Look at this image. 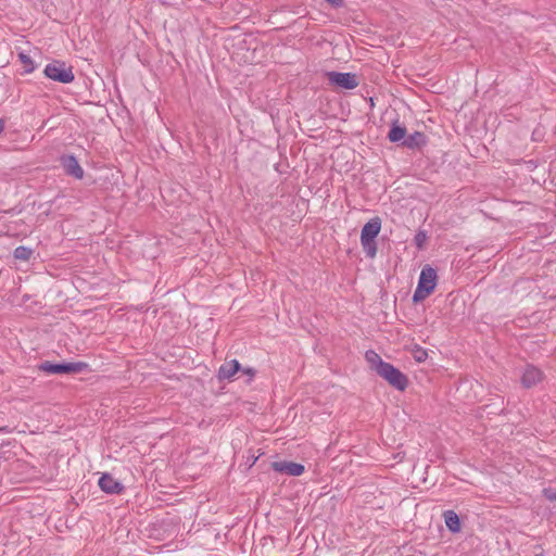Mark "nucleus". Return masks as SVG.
<instances>
[{"label":"nucleus","instance_id":"nucleus-25","mask_svg":"<svg viewBox=\"0 0 556 556\" xmlns=\"http://www.w3.org/2000/svg\"><path fill=\"white\" fill-rule=\"evenodd\" d=\"M8 428L7 427H0V432H7Z\"/></svg>","mask_w":556,"mask_h":556},{"label":"nucleus","instance_id":"nucleus-10","mask_svg":"<svg viewBox=\"0 0 556 556\" xmlns=\"http://www.w3.org/2000/svg\"><path fill=\"white\" fill-rule=\"evenodd\" d=\"M542 378L543 374L538 367L527 365L521 376V383L526 388H531L539 383Z\"/></svg>","mask_w":556,"mask_h":556},{"label":"nucleus","instance_id":"nucleus-17","mask_svg":"<svg viewBox=\"0 0 556 556\" xmlns=\"http://www.w3.org/2000/svg\"><path fill=\"white\" fill-rule=\"evenodd\" d=\"M361 244L363 247V250H364L366 256H368L370 258L376 256V254H377V244H376L375 240L368 241V242H366L365 240H361Z\"/></svg>","mask_w":556,"mask_h":556},{"label":"nucleus","instance_id":"nucleus-11","mask_svg":"<svg viewBox=\"0 0 556 556\" xmlns=\"http://www.w3.org/2000/svg\"><path fill=\"white\" fill-rule=\"evenodd\" d=\"M241 370V365L237 359L225 362L217 371V378L219 380H226L232 378L238 371Z\"/></svg>","mask_w":556,"mask_h":556},{"label":"nucleus","instance_id":"nucleus-9","mask_svg":"<svg viewBox=\"0 0 556 556\" xmlns=\"http://www.w3.org/2000/svg\"><path fill=\"white\" fill-rule=\"evenodd\" d=\"M380 230L381 219L379 217H374L363 226L361 231V240H365L366 242L372 241L379 235Z\"/></svg>","mask_w":556,"mask_h":556},{"label":"nucleus","instance_id":"nucleus-7","mask_svg":"<svg viewBox=\"0 0 556 556\" xmlns=\"http://www.w3.org/2000/svg\"><path fill=\"white\" fill-rule=\"evenodd\" d=\"M271 468L276 472L286 473L291 477H299L305 471V467L302 464L287 460L274 462L271 463Z\"/></svg>","mask_w":556,"mask_h":556},{"label":"nucleus","instance_id":"nucleus-8","mask_svg":"<svg viewBox=\"0 0 556 556\" xmlns=\"http://www.w3.org/2000/svg\"><path fill=\"white\" fill-rule=\"evenodd\" d=\"M98 484L100 489L108 494H121L124 491V485L110 473H103Z\"/></svg>","mask_w":556,"mask_h":556},{"label":"nucleus","instance_id":"nucleus-23","mask_svg":"<svg viewBox=\"0 0 556 556\" xmlns=\"http://www.w3.org/2000/svg\"><path fill=\"white\" fill-rule=\"evenodd\" d=\"M327 2H329L330 4H332L333 7L336 8H339L343 4V0H326Z\"/></svg>","mask_w":556,"mask_h":556},{"label":"nucleus","instance_id":"nucleus-6","mask_svg":"<svg viewBox=\"0 0 556 556\" xmlns=\"http://www.w3.org/2000/svg\"><path fill=\"white\" fill-rule=\"evenodd\" d=\"M60 162L66 175L72 176L76 179L84 178L85 172L83 167L79 165L78 160L75 155H62L60 157Z\"/></svg>","mask_w":556,"mask_h":556},{"label":"nucleus","instance_id":"nucleus-19","mask_svg":"<svg viewBox=\"0 0 556 556\" xmlns=\"http://www.w3.org/2000/svg\"><path fill=\"white\" fill-rule=\"evenodd\" d=\"M413 357L414 359L417 362V363H422L427 359L428 357V352L426 349L421 348V346H415V349L413 350Z\"/></svg>","mask_w":556,"mask_h":556},{"label":"nucleus","instance_id":"nucleus-24","mask_svg":"<svg viewBox=\"0 0 556 556\" xmlns=\"http://www.w3.org/2000/svg\"><path fill=\"white\" fill-rule=\"evenodd\" d=\"M5 126V122L3 118H0V135L3 132Z\"/></svg>","mask_w":556,"mask_h":556},{"label":"nucleus","instance_id":"nucleus-20","mask_svg":"<svg viewBox=\"0 0 556 556\" xmlns=\"http://www.w3.org/2000/svg\"><path fill=\"white\" fill-rule=\"evenodd\" d=\"M427 239V235L425 231H418L416 235H415V238H414V241H415V244L418 249H422L424 247V243Z\"/></svg>","mask_w":556,"mask_h":556},{"label":"nucleus","instance_id":"nucleus-16","mask_svg":"<svg viewBox=\"0 0 556 556\" xmlns=\"http://www.w3.org/2000/svg\"><path fill=\"white\" fill-rule=\"evenodd\" d=\"M13 255L16 260L28 261L33 255V250L30 248L20 245L14 250Z\"/></svg>","mask_w":556,"mask_h":556},{"label":"nucleus","instance_id":"nucleus-13","mask_svg":"<svg viewBox=\"0 0 556 556\" xmlns=\"http://www.w3.org/2000/svg\"><path fill=\"white\" fill-rule=\"evenodd\" d=\"M406 127L401 125L399 121H394L389 130L388 139L391 142H403L404 139L406 138Z\"/></svg>","mask_w":556,"mask_h":556},{"label":"nucleus","instance_id":"nucleus-5","mask_svg":"<svg viewBox=\"0 0 556 556\" xmlns=\"http://www.w3.org/2000/svg\"><path fill=\"white\" fill-rule=\"evenodd\" d=\"M327 78L330 85L342 89H354L358 86L357 75L354 73L328 72Z\"/></svg>","mask_w":556,"mask_h":556},{"label":"nucleus","instance_id":"nucleus-4","mask_svg":"<svg viewBox=\"0 0 556 556\" xmlns=\"http://www.w3.org/2000/svg\"><path fill=\"white\" fill-rule=\"evenodd\" d=\"M39 370L52 374V375H64V374H78L88 368V364L84 362H71V363H59L53 364L51 362H43L38 366Z\"/></svg>","mask_w":556,"mask_h":556},{"label":"nucleus","instance_id":"nucleus-18","mask_svg":"<svg viewBox=\"0 0 556 556\" xmlns=\"http://www.w3.org/2000/svg\"><path fill=\"white\" fill-rule=\"evenodd\" d=\"M18 59L24 66L25 73H31L35 70L34 62L29 55L21 52Z\"/></svg>","mask_w":556,"mask_h":556},{"label":"nucleus","instance_id":"nucleus-21","mask_svg":"<svg viewBox=\"0 0 556 556\" xmlns=\"http://www.w3.org/2000/svg\"><path fill=\"white\" fill-rule=\"evenodd\" d=\"M543 495L546 500L556 502V489L554 488H545L543 490Z\"/></svg>","mask_w":556,"mask_h":556},{"label":"nucleus","instance_id":"nucleus-14","mask_svg":"<svg viewBox=\"0 0 556 556\" xmlns=\"http://www.w3.org/2000/svg\"><path fill=\"white\" fill-rule=\"evenodd\" d=\"M443 517L445 525L451 532L457 533L460 531V520L454 510L444 511Z\"/></svg>","mask_w":556,"mask_h":556},{"label":"nucleus","instance_id":"nucleus-3","mask_svg":"<svg viewBox=\"0 0 556 556\" xmlns=\"http://www.w3.org/2000/svg\"><path fill=\"white\" fill-rule=\"evenodd\" d=\"M43 73L48 78L61 84H70L75 78L72 67L62 61H53L47 64Z\"/></svg>","mask_w":556,"mask_h":556},{"label":"nucleus","instance_id":"nucleus-15","mask_svg":"<svg viewBox=\"0 0 556 556\" xmlns=\"http://www.w3.org/2000/svg\"><path fill=\"white\" fill-rule=\"evenodd\" d=\"M365 358H366V361L368 362V364L370 365V368H371L372 370H375V371H376V374H378V372H379V370H380V367H379V366H380V364H388L387 362H384V361L380 357V355H379L378 353H376V352H375V351H372V350H369V351H367V352H366V354H365Z\"/></svg>","mask_w":556,"mask_h":556},{"label":"nucleus","instance_id":"nucleus-22","mask_svg":"<svg viewBox=\"0 0 556 556\" xmlns=\"http://www.w3.org/2000/svg\"><path fill=\"white\" fill-rule=\"evenodd\" d=\"M244 375L249 376V380H251L255 376V369L248 367V368H241V370Z\"/></svg>","mask_w":556,"mask_h":556},{"label":"nucleus","instance_id":"nucleus-12","mask_svg":"<svg viewBox=\"0 0 556 556\" xmlns=\"http://www.w3.org/2000/svg\"><path fill=\"white\" fill-rule=\"evenodd\" d=\"M427 144V136L421 131H415L410 135H406V138L402 142V146L407 149H420Z\"/></svg>","mask_w":556,"mask_h":556},{"label":"nucleus","instance_id":"nucleus-1","mask_svg":"<svg viewBox=\"0 0 556 556\" xmlns=\"http://www.w3.org/2000/svg\"><path fill=\"white\" fill-rule=\"evenodd\" d=\"M437 271L430 266L421 269L418 285L413 294V302L418 303L428 298L437 286Z\"/></svg>","mask_w":556,"mask_h":556},{"label":"nucleus","instance_id":"nucleus-2","mask_svg":"<svg viewBox=\"0 0 556 556\" xmlns=\"http://www.w3.org/2000/svg\"><path fill=\"white\" fill-rule=\"evenodd\" d=\"M380 370L377 374L383 378L388 383L399 391H404L408 386V378L400 369L392 364H380Z\"/></svg>","mask_w":556,"mask_h":556}]
</instances>
